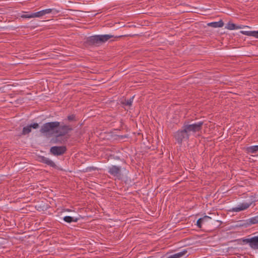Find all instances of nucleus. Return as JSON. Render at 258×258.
Instances as JSON below:
<instances>
[{
    "mask_svg": "<svg viewBox=\"0 0 258 258\" xmlns=\"http://www.w3.org/2000/svg\"><path fill=\"white\" fill-rule=\"evenodd\" d=\"M60 122L58 121H52L44 123L40 129V132L43 135H50L54 133L59 126Z\"/></svg>",
    "mask_w": 258,
    "mask_h": 258,
    "instance_id": "nucleus-1",
    "label": "nucleus"
},
{
    "mask_svg": "<svg viewBox=\"0 0 258 258\" xmlns=\"http://www.w3.org/2000/svg\"><path fill=\"white\" fill-rule=\"evenodd\" d=\"M108 172L111 175L115 177V179L120 180L123 177V174L121 173V168L120 166L116 165H112L108 167Z\"/></svg>",
    "mask_w": 258,
    "mask_h": 258,
    "instance_id": "nucleus-2",
    "label": "nucleus"
},
{
    "mask_svg": "<svg viewBox=\"0 0 258 258\" xmlns=\"http://www.w3.org/2000/svg\"><path fill=\"white\" fill-rule=\"evenodd\" d=\"M203 123V122L199 121L194 124L185 125L184 126V131L189 136L191 134L200 131Z\"/></svg>",
    "mask_w": 258,
    "mask_h": 258,
    "instance_id": "nucleus-3",
    "label": "nucleus"
},
{
    "mask_svg": "<svg viewBox=\"0 0 258 258\" xmlns=\"http://www.w3.org/2000/svg\"><path fill=\"white\" fill-rule=\"evenodd\" d=\"M72 130V128L70 125H60V124L57 130H56L55 134L57 135V137H61L65 136Z\"/></svg>",
    "mask_w": 258,
    "mask_h": 258,
    "instance_id": "nucleus-4",
    "label": "nucleus"
},
{
    "mask_svg": "<svg viewBox=\"0 0 258 258\" xmlns=\"http://www.w3.org/2000/svg\"><path fill=\"white\" fill-rule=\"evenodd\" d=\"M67 151L66 146H53L51 147L50 151L52 154L55 156L63 155Z\"/></svg>",
    "mask_w": 258,
    "mask_h": 258,
    "instance_id": "nucleus-5",
    "label": "nucleus"
},
{
    "mask_svg": "<svg viewBox=\"0 0 258 258\" xmlns=\"http://www.w3.org/2000/svg\"><path fill=\"white\" fill-rule=\"evenodd\" d=\"M175 138L179 143H181L182 141L188 139V135L185 132L184 128L182 131L177 132L175 135Z\"/></svg>",
    "mask_w": 258,
    "mask_h": 258,
    "instance_id": "nucleus-6",
    "label": "nucleus"
},
{
    "mask_svg": "<svg viewBox=\"0 0 258 258\" xmlns=\"http://www.w3.org/2000/svg\"><path fill=\"white\" fill-rule=\"evenodd\" d=\"M250 204L248 203H239L236 206L233 207L231 209V211L234 212H239L241 211H243L247 209Z\"/></svg>",
    "mask_w": 258,
    "mask_h": 258,
    "instance_id": "nucleus-7",
    "label": "nucleus"
},
{
    "mask_svg": "<svg viewBox=\"0 0 258 258\" xmlns=\"http://www.w3.org/2000/svg\"><path fill=\"white\" fill-rule=\"evenodd\" d=\"M99 44L105 43L109 39L113 38L114 36L110 34L97 35Z\"/></svg>",
    "mask_w": 258,
    "mask_h": 258,
    "instance_id": "nucleus-8",
    "label": "nucleus"
},
{
    "mask_svg": "<svg viewBox=\"0 0 258 258\" xmlns=\"http://www.w3.org/2000/svg\"><path fill=\"white\" fill-rule=\"evenodd\" d=\"M86 43L90 45H96L99 44L97 35L88 37Z\"/></svg>",
    "mask_w": 258,
    "mask_h": 258,
    "instance_id": "nucleus-9",
    "label": "nucleus"
},
{
    "mask_svg": "<svg viewBox=\"0 0 258 258\" xmlns=\"http://www.w3.org/2000/svg\"><path fill=\"white\" fill-rule=\"evenodd\" d=\"M55 10L53 9H47L45 10H43L42 11L34 13V16L36 17H41L46 14H50L53 11Z\"/></svg>",
    "mask_w": 258,
    "mask_h": 258,
    "instance_id": "nucleus-10",
    "label": "nucleus"
},
{
    "mask_svg": "<svg viewBox=\"0 0 258 258\" xmlns=\"http://www.w3.org/2000/svg\"><path fill=\"white\" fill-rule=\"evenodd\" d=\"M250 246L253 249L258 248V236L252 237L248 240Z\"/></svg>",
    "mask_w": 258,
    "mask_h": 258,
    "instance_id": "nucleus-11",
    "label": "nucleus"
},
{
    "mask_svg": "<svg viewBox=\"0 0 258 258\" xmlns=\"http://www.w3.org/2000/svg\"><path fill=\"white\" fill-rule=\"evenodd\" d=\"M39 158L40 162L43 163H45L52 167H55L56 166L55 164L52 160L47 157L41 156Z\"/></svg>",
    "mask_w": 258,
    "mask_h": 258,
    "instance_id": "nucleus-12",
    "label": "nucleus"
},
{
    "mask_svg": "<svg viewBox=\"0 0 258 258\" xmlns=\"http://www.w3.org/2000/svg\"><path fill=\"white\" fill-rule=\"evenodd\" d=\"M241 33L247 36L258 38V31H241Z\"/></svg>",
    "mask_w": 258,
    "mask_h": 258,
    "instance_id": "nucleus-13",
    "label": "nucleus"
},
{
    "mask_svg": "<svg viewBox=\"0 0 258 258\" xmlns=\"http://www.w3.org/2000/svg\"><path fill=\"white\" fill-rule=\"evenodd\" d=\"M224 23L222 20H220L218 22H213L209 23L208 26L213 27V28H220L223 27Z\"/></svg>",
    "mask_w": 258,
    "mask_h": 258,
    "instance_id": "nucleus-14",
    "label": "nucleus"
},
{
    "mask_svg": "<svg viewBox=\"0 0 258 258\" xmlns=\"http://www.w3.org/2000/svg\"><path fill=\"white\" fill-rule=\"evenodd\" d=\"M186 253V250L184 249L180 252L169 255L167 258H180L182 256L185 255Z\"/></svg>",
    "mask_w": 258,
    "mask_h": 258,
    "instance_id": "nucleus-15",
    "label": "nucleus"
},
{
    "mask_svg": "<svg viewBox=\"0 0 258 258\" xmlns=\"http://www.w3.org/2000/svg\"><path fill=\"white\" fill-rule=\"evenodd\" d=\"M211 218L208 216H205L202 218H200L197 222V225L199 227H201L202 223L208 221Z\"/></svg>",
    "mask_w": 258,
    "mask_h": 258,
    "instance_id": "nucleus-16",
    "label": "nucleus"
},
{
    "mask_svg": "<svg viewBox=\"0 0 258 258\" xmlns=\"http://www.w3.org/2000/svg\"><path fill=\"white\" fill-rule=\"evenodd\" d=\"M246 151L248 153H255L258 152V145L248 147Z\"/></svg>",
    "mask_w": 258,
    "mask_h": 258,
    "instance_id": "nucleus-17",
    "label": "nucleus"
},
{
    "mask_svg": "<svg viewBox=\"0 0 258 258\" xmlns=\"http://www.w3.org/2000/svg\"><path fill=\"white\" fill-rule=\"evenodd\" d=\"M78 220H79V218H75V217H73L69 216H65L63 218V220L65 222L69 223H70L73 222H77L78 221Z\"/></svg>",
    "mask_w": 258,
    "mask_h": 258,
    "instance_id": "nucleus-18",
    "label": "nucleus"
},
{
    "mask_svg": "<svg viewBox=\"0 0 258 258\" xmlns=\"http://www.w3.org/2000/svg\"><path fill=\"white\" fill-rule=\"evenodd\" d=\"M31 132V128L30 125H27L26 126H25L23 128L22 135H26L28 134H29Z\"/></svg>",
    "mask_w": 258,
    "mask_h": 258,
    "instance_id": "nucleus-19",
    "label": "nucleus"
},
{
    "mask_svg": "<svg viewBox=\"0 0 258 258\" xmlns=\"http://www.w3.org/2000/svg\"><path fill=\"white\" fill-rule=\"evenodd\" d=\"M225 28L228 30H235L236 29V25L233 23H228L225 26Z\"/></svg>",
    "mask_w": 258,
    "mask_h": 258,
    "instance_id": "nucleus-20",
    "label": "nucleus"
},
{
    "mask_svg": "<svg viewBox=\"0 0 258 258\" xmlns=\"http://www.w3.org/2000/svg\"><path fill=\"white\" fill-rule=\"evenodd\" d=\"M248 220L249 222L252 224L258 223V216L252 217Z\"/></svg>",
    "mask_w": 258,
    "mask_h": 258,
    "instance_id": "nucleus-21",
    "label": "nucleus"
},
{
    "mask_svg": "<svg viewBox=\"0 0 258 258\" xmlns=\"http://www.w3.org/2000/svg\"><path fill=\"white\" fill-rule=\"evenodd\" d=\"M22 18H35V16H34V13L32 14H24L22 15L21 16Z\"/></svg>",
    "mask_w": 258,
    "mask_h": 258,
    "instance_id": "nucleus-22",
    "label": "nucleus"
},
{
    "mask_svg": "<svg viewBox=\"0 0 258 258\" xmlns=\"http://www.w3.org/2000/svg\"><path fill=\"white\" fill-rule=\"evenodd\" d=\"M134 98V97L133 96L132 98H130V99L125 100L124 102H123V104L127 106H131L132 104Z\"/></svg>",
    "mask_w": 258,
    "mask_h": 258,
    "instance_id": "nucleus-23",
    "label": "nucleus"
},
{
    "mask_svg": "<svg viewBox=\"0 0 258 258\" xmlns=\"http://www.w3.org/2000/svg\"><path fill=\"white\" fill-rule=\"evenodd\" d=\"M75 115L74 114L70 115L68 116V119L70 121H72L75 120Z\"/></svg>",
    "mask_w": 258,
    "mask_h": 258,
    "instance_id": "nucleus-24",
    "label": "nucleus"
},
{
    "mask_svg": "<svg viewBox=\"0 0 258 258\" xmlns=\"http://www.w3.org/2000/svg\"><path fill=\"white\" fill-rule=\"evenodd\" d=\"M29 125L31 127V128H33L34 129L38 128L39 126L38 123H34L33 124H30Z\"/></svg>",
    "mask_w": 258,
    "mask_h": 258,
    "instance_id": "nucleus-25",
    "label": "nucleus"
},
{
    "mask_svg": "<svg viewBox=\"0 0 258 258\" xmlns=\"http://www.w3.org/2000/svg\"><path fill=\"white\" fill-rule=\"evenodd\" d=\"M245 26L243 25H240V26H236V29H242L245 27Z\"/></svg>",
    "mask_w": 258,
    "mask_h": 258,
    "instance_id": "nucleus-26",
    "label": "nucleus"
}]
</instances>
